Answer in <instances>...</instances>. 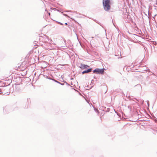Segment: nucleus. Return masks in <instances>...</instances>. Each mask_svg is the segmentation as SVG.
<instances>
[{
  "label": "nucleus",
  "instance_id": "1",
  "mask_svg": "<svg viewBox=\"0 0 157 157\" xmlns=\"http://www.w3.org/2000/svg\"><path fill=\"white\" fill-rule=\"evenodd\" d=\"M103 4L104 10L106 11H109L110 8V0H103Z\"/></svg>",
  "mask_w": 157,
  "mask_h": 157
},
{
  "label": "nucleus",
  "instance_id": "2",
  "mask_svg": "<svg viewBox=\"0 0 157 157\" xmlns=\"http://www.w3.org/2000/svg\"><path fill=\"white\" fill-rule=\"evenodd\" d=\"M104 70V69L96 68L94 71V73L97 74H103Z\"/></svg>",
  "mask_w": 157,
  "mask_h": 157
},
{
  "label": "nucleus",
  "instance_id": "3",
  "mask_svg": "<svg viewBox=\"0 0 157 157\" xmlns=\"http://www.w3.org/2000/svg\"><path fill=\"white\" fill-rule=\"evenodd\" d=\"M92 69V68H90L89 69H88L87 70L84 71L82 72V74H83L85 73H89L90 72H91Z\"/></svg>",
  "mask_w": 157,
  "mask_h": 157
},
{
  "label": "nucleus",
  "instance_id": "4",
  "mask_svg": "<svg viewBox=\"0 0 157 157\" xmlns=\"http://www.w3.org/2000/svg\"><path fill=\"white\" fill-rule=\"evenodd\" d=\"M81 66L82 69H85L87 68V67H89V66L85 65H82Z\"/></svg>",
  "mask_w": 157,
  "mask_h": 157
},
{
  "label": "nucleus",
  "instance_id": "5",
  "mask_svg": "<svg viewBox=\"0 0 157 157\" xmlns=\"http://www.w3.org/2000/svg\"><path fill=\"white\" fill-rule=\"evenodd\" d=\"M57 22L59 24L61 25H63V24H62V23L60 22H58V21H57Z\"/></svg>",
  "mask_w": 157,
  "mask_h": 157
},
{
  "label": "nucleus",
  "instance_id": "6",
  "mask_svg": "<svg viewBox=\"0 0 157 157\" xmlns=\"http://www.w3.org/2000/svg\"><path fill=\"white\" fill-rule=\"evenodd\" d=\"M65 25H67V23H65Z\"/></svg>",
  "mask_w": 157,
  "mask_h": 157
},
{
  "label": "nucleus",
  "instance_id": "7",
  "mask_svg": "<svg viewBox=\"0 0 157 157\" xmlns=\"http://www.w3.org/2000/svg\"><path fill=\"white\" fill-rule=\"evenodd\" d=\"M48 14H49V16H50V13H48Z\"/></svg>",
  "mask_w": 157,
  "mask_h": 157
}]
</instances>
